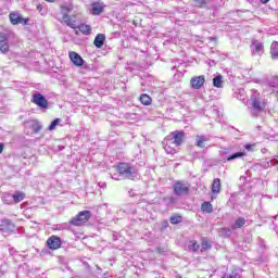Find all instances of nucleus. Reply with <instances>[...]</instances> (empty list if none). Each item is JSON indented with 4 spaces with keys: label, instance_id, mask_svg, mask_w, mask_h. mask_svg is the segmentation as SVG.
Instances as JSON below:
<instances>
[{
    "label": "nucleus",
    "instance_id": "obj_1",
    "mask_svg": "<svg viewBox=\"0 0 278 278\" xmlns=\"http://www.w3.org/2000/svg\"><path fill=\"white\" fill-rule=\"evenodd\" d=\"M71 12H73V8L61 5L62 18L59 21L67 25V27H71V29H77V15H70Z\"/></svg>",
    "mask_w": 278,
    "mask_h": 278
},
{
    "label": "nucleus",
    "instance_id": "obj_2",
    "mask_svg": "<svg viewBox=\"0 0 278 278\" xmlns=\"http://www.w3.org/2000/svg\"><path fill=\"white\" fill-rule=\"evenodd\" d=\"M115 170L121 177H126V179H130L131 181L136 179V167L127 162L117 163L115 166Z\"/></svg>",
    "mask_w": 278,
    "mask_h": 278
},
{
    "label": "nucleus",
    "instance_id": "obj_3",
    "mask_svg": "<svg viewBox=\"0 0 278 278\" xmlns=\"http://www.w3.org/2000/svg\"><path fill=\"white\" fill-rule=\"evenodd\" d=\"M92 218L90 211H80L78 214L70 219V225L73 227H81Z\"/></svg>",
    "mask_w": 278,
    "mask_h": 278
},
{
    "label": "nucleus",
    "instance_id": "obj_4",
    "mask_svg": "<svg viewBox=\"0 0 278 278\" xmlns=\"http://www.w3.org/2000/svg\"><path fill=\"white\" fill-rule=\"evenodd\" d=\"M186 138V132L184 130L172 131L167 137H165V142H172L176 147H181L184 144V139Z\"/></svg>",
    "mask_w": 278,
    "mask_h": 278
},
{
    "label": "nucleus",
    "instance_id": "obj_5",
    "mask_svg": "<svg viewBox=\"0 0 278 278\" xmlns=\"http://www.w3.org/2000/svg\"><path fill=\"white\" fill-rule=\"evenodd\" d=\"M173 192L176 197H184L190 194V182L184 180H177L173 186Z\"/></svg>",
    "mask_w": 278,
    "mask_h": 278
},
{
    "label": "nucleus",
    "instance_id": "obj_6",
    "mask_svg": "<svg viewBox=\"0 0 278 278\" xmlns=\"http://www.w3.org/2000/svg\"><path fill=\"white\" fill-rule=\"evenodd\" d=\"M9 20L11 25H29V17H23L21 13L11 12Z\"/></svg>",
    "mask_w": 278,
    "mask_h": 278
},
{
    "label": "nucleus",
    "instance_id": "obj_7",
    "mask_svg": "<svg viewBox=\"0 0 278 278\" xmlns=\"http://www.w3.org/2000/svg\"><path fill=\"white\" fill-rule=\"evenodd\" d=\"M46 247H48L50 251H58V249H62V238L55 235L50 236L46 241Z\"/></svg>",
    "mask_w": 278,
    "mask_h": 278
},
{
    "label": "nucleus",
    "instance_id": "obj_8",
    "mask_svg": "<svg viewBox=\"0 0 278 278\" xmlns=\"http://www.w3.org/2000/svg\"><path fill=\"white\" fill-rule=\"evenodd\" d=\"M33 103L35 105H38V108H42L43 110H47L49 108V101H47V98L42 96L41 93H35L33 96Z\"/></svg>",
    "mask_w": 278,
    "mask_h": 278
},
{
    "label": "nucleus",
    "instance_id": "obj_9",
    "mask_svg": "<svg viewBox=\"0 0 278 278\" xmlns=\"http://www.w3.org/2000/svg\"><path fill=\"white\" fill-rule=\"evenodd\" d=\"M190 86L193 90H201L202 86H205V76H194L190 79Z\"/></svg>",
    "mask_w": 278,
    "mask_h": 278
},
{
    "label": "nucleus",
    "instance_id": "obj_10",
    "mask_svg": "<svg viewBox=\"0 0 278 278\" xmlns=\"http://www.w3.org/2000/svg\"><path fill=\"white\" fill-rule=\"evenodd\" d=\"M68 58H70L72 64H74V66L81 67L85 64L84 58H81V55H79V53H77L75 51L68 52Z\"/></svg>",
    "mask_w": 278,
    "mask_h": 278
},
{
    "label": "nucleus",
    "instance_id": "obj_11",
    "mask_svg": "<svg viewBox=\"0 0 278 278\" xmlns=\"http://www.w3.org/2000/svg\"><path fill=\"white\" fill-rule=\"evenodd\" d=\"M223 189V185L220 184V178H215L212 184V193L213 194H220V190Z\"/></svg>",
    "mask_w": 278,
    "mask_h": 278
},
{
    "label": "nucleus",
    "instance_id": "obj_12",
    "mask_svg": "<svg viewBox=\"0 0 278 278\" xmlns=\"http://www.w3.org/2000/svg\"><path fill=\"white\" fill-rule=\"evenodd\" d=\"M93 45H94V47H97V49H101V47H103V45H105V35L98 34L93 40Z\"/></svg>",
    "mask_w": 278,
    "mask_h": 278
},
{
    "label": "nucleus",
    "instance_id": "obj_13",
    "mask_svg": "<svg viewBox=\"0 0 278 278\" xmlns=\"http://www.w3.org/2000/svg\"><path fill=\"white\" fill-rule=\"evenodd\" d=\"M139 101L142 105L149 106L153 104V98L147 93H141L139 97Z\"/></svg>",
    "mask_w": 278,
    "mask_h": 278
},
{
    "label": "nucleus",
    "instance_id": "obj_14",
    "mask_svg": "<svg viewBox=\"0 0 278 278\" xmlns=\"http://www.w3.org/2000/svg\"><path fill=\"white\" fill-rule=\"evenodd\" d=\"M207 142V138L203 135L195 136V147L199 149H205V143Z\"/></svg>",
    "mask_w": 278,
    "mask_h": 278
},
{
    "label": "nucleus",
    "instance_id": "obj_15",
    "mask_svg": "<svg viewBox=\"0 0 278 278\" xmlns=\"http://www.w3.org/2000/svg\"><path fill=\"white\" fill-rule=\"evenodd\" d=\"M91 12L94 16H99L103 12V4L96 2L91 5Z\"/></svg>",
    "mask_w": 278,
    "mask_h": 278
},
{
    "label": "nucleus",
    "instance_id": "obj_16",
    "mask_svg": "<svg viewBox=\"0 0 278 278\" xmlns=\"http://www.w3.org/2000/svg\"><path fill=\"white\" fill-rule=\"evenodd\" d=\"M77 29L80 31V34H84V36H90V31H92V28L90 27V25H87V24L78 25Z\"/></svg>",
    "mask_w": 278,
    "mask_h": 278
},
{
    "label": "nucleus",
    "instance_id": "obj_17",
    "mask_svg": "<svg viewBox=\"0 0 278 278\" xmlns=\"http://www.w3.org/2000/svg\"><path fill=\"white\" fill-rule=\"evenodd\" d=\"M201 210L204 214H212V212H214V206L211 202H203L201 204Z\"/></svg>",
    "mask_w": 278,
    "mask_h": 278
},
{
    "label": "nucleus",
    "instance_id": "obj_18",
    "mask_svg": "<svg viewBox=\"0 0 278 278\" xmlns=\"http://www.w3.org/2000/svg\"><path fill=\"white\" fill-rule=\"evenodd\" d=\"M170 225H179V223H184V216L181 214L172 215L169 217Z\"/></svg>",
    "mask_w": 278,
    "mask_h": 278
},
{
    "label": "nucleus",
    "instance_id": "obj_19",
    "mask_svg": "<svg viewBox=\"0 0 278 278\" xmlns=\"http://www.w3.org/2000/svg\"><path fill=\"white\" fill-rule=\"evenodd\" d=\"M270 55L273 60H278V41L271 43Z\"/></svg>",
    "mask_w": 278,
    "mask_h": 278
},
{
    "label": "nucleus",
    "instance_id": "obj_20",
    "mask_svg": "<svg viewBox=\"0 0 278 278\" xmlns=\"http://www.w3.org/2000/svg\"><path fill=\"white\" fill-rule=\"evenodd\" d=\"M30 129H33L34 134H38L40 129H42V126H40V122L37 119H33L29 124Z\"/></svg>",
    "mask_w": 278,
    "mask_h": 278
},
{
    "label": "nucleus",
    "instance_id": "obj_21",
    "mask_svg": "<svg viewBox=\"0 0 278 278\" xmlns=\"http://www.w3.org/2000/svg\"><path fill=\"white\" fill-rule=\"evenodd\" d=\"M244 225H247V219L244 217H239L232 225V229H241V227H244Z\"/></svg>",
    "mask_w": 278,
    "mask_h": 278
},
{
    "label": "nucleus",
    "instance_id": "obj_22",
    "mask_svg": "<svg viewBox=\"0 0 278 278\" xmlns=\"http://www.w3.org/2000/svg\"><path fill=\"white\" fill-rule=\"evenodd\" d=\"M25 200V192L23 191H16L13 194V203H21V201Z\"/></svg>",
    "mask_w": 278,
    "mask_h": 278
},
{
    "label": "nucleus",
    "instance_id": "obj_23",
    "mask_svg": "<svg viewBox=\"0 0 278 278\" xmlns=\"http://www.w3.org/2000/svg\"><path fill=\"white\" fill-rule=\"evenodd\" d=\"M252 108L254 110H257V112H262L263 110H265L266 106L262 105V102H260V100L253 99L252 100Z\"/></svg>",
    "mask_w": 278,
    "mask_h": 278
},
{
    "label": "nucleus",
    "instance_id": "obj_24",
    "mask_svg": "<svg viewBox=\"0 0 278 278\" xmlns=\"http://www.w3.org/2000/svg\"><path fill=\"white\" fill-rule=\"evenodd\" d=\"M213 86L215 88H223V75H218L213 78Z\"/></svg>",
    "mask_w": 278,
    "mask_h": 278
},
{
    "label": "nucleus",
    "instance_id": "obj_25",
    "mask_svg": "<svg viewBox=\"0 0 278 278\" xmlns=\"http://www.w3.org/2000/svg\"><path fill=\"white\" fill-rule=\"evenodd\" d=\"M210 249H212V243H210V241H207V240H202V242H201V252L210 251Z\"/></svg>",
    "mask_w": 278,
    "mask_h": 278
},
{
    "label": "nucleus",
    "instance_id": "obj_26",
    "mask_svg": "<svg viewBox=\"0 0 278 278\" xmlns=\"http://www.w3.org/2000/svg\"><path fill=\"white\" fill-rule=\"evenodd\" d=\"M164 149L168 155H175V153H177V150L175 148L170 147V143H166Z\"/></svg>",
    "mask_w": 278,
    "mask_h": 278
},
{
    "label": "nucleus",
    "instance_id": "obj_27",
    "mask_svg": "<svg viewBox=\"0 0 278 278\" xmlns=\"http://www.w3.org/2000/svg\"><path fill=\"white\" fill-rule=\"evenodd\" d=\"M0 51H1V53H8V51H10V45L8 43V40L2 41L0 43Z\"/></svg>",
    "mask_w": 278,
    "mask_h": 278
},
{
    "label": "nucleus",
    "instance_id": "obj_28",
    "mask_svg": "<svg viewBox=\"0 0 278 278\" xmlns=\"http://www.w3.org/2000/svg\"><path fill=\"white\" fill-rule=\"evenodd\" d=\"M238 157H244V152H237L227 157V162H231V160H238Z\"/></svg>",
    "mask_w": 278,
    "mask_h": 278
},
{
    "label": "nucleus",
    "instance_id": "obj_29",
    "mask_svg": "<svg viewBox=\"0 0 278 278\" xmlns=\"http://www.w3.org/2000/svg\"><path fill=\"white\" fill-rule=\"evenodd\" d=\"M60 123H62L61 118H55L49 126V131H53L55 129V127H58V125H60Z\"/></svg>",
    "mask_w": 278,
    "mask_h": 278
},
{
    "label": "nucleus",
    "instance_id": "obj_30",
    "mask_svg": "<svg viewBox=\"0 0 278 278\" xmlns=\"http://www.w3.org/2000/svg\"><path fill=\"white\" fill-rule=\"evenodd\" d=\"M189 249L190 251H193V253H197V251L200 249V245L197 241H190Z\"/></svg>",
    "mask_w": 278,
    "mask_h": 278
},
{
    "label": "nucleus",
    "instance_id": "obj_31",
    "mask_svg": "<svg viewBox=\"0 0 278 278\" xmlns=\"http://www.w3.org/2000/svg\"><path fill=\"white\" fill-rule=\"evenodd\" d=\"M255 51H256L257 53H260V51H264V45H262V43H256V45H255Z\"/></svg>",
    "mask_w": 278,
    "mask_h": 278
},
{
    "label": "nucleus",
    "instance_id": "obj_32",
    "mask_svg": "<svg viewBox=\"0 0 278 278\" xmlns=\"http://www.w3.org/2000/svg\"><path fill=\"white\" fill-rule=\"evenodd\" d=\"M8 41V36L0 31V43Z\"/></svg>",
    "mask_w": 278,
    "mask_h": 278
},
{
    "label": "nucleus",
    "instance_id": "obj_33",
    "mask_svg": "<svg viewBox=\"0 0 278 278\" xmlns=\"http://www.w3.org/2000/svg\"><path fill=\"white\" fill-rule=\"evenodd\" d=\"M255 147V143H253V144H245L244 146V149L247 150V151H253V148Z\"/></svg>",
    "mask_w": 278,
    "mask_h": 278
},
{
    "label": "nucleus",
    "instance_id": "obj_34",
    "mask_svg": "<svg viewBox=\"0 0 278 278\" xmlns=\"http://www.w3.org/2000/svg\"><path fill=\"white\" fill-rule=\"evenodd\" d=\"M3 149H5V144L0 143V154L3 153Z\"/></svg>",
    "mask_w": 278,
    "mask_h": 278
},
{
    "label": "nucleus",
    "instance_id": "obj_35",
    "mask_svg": "<svg viewBox=\"0 0 278 278\" xmlns=\"http://www.w3.org/2000/svg\"><path fill=\"white\" fill-rule=\"evenodd\" d=\"M260 1H261V3L266 4V3H268L270 0H260Z\"/></svg>",
    "mask_w": 278,
    "mask_h": 278
},
{
    "label": "nucleus",
    "instance_id": "obj_36",
    "mask_svg": "<svg viewBox=\"0 0 278 278\" xmlns=\"http://www.w3.org/2000/svg\"><path fill=\"white\" fill-rule=\"evenodd\" d=\"M47 1L48 3H55V0H45Z\"/></svg>",
    "mask_w": 278,
    "mask_h": 278
},
{
    "label": "nucleus",
    "instance_id": "obj_37",
    "mask_svg": "<svg viewBox=\"0 0 278 278\" xmlns=\"http://www.w3.org/2000/svg\"><path fill=\"white\" fill-rule=\"evenodd\" d=\"M276 157H277V160H274V162H275V164H277V166H278V155H277Z\"/></svg>",
    "mask_w": 278,
    "mask_h": 278
},
{
    "label": "nucleus",
    "instance_id": "obj_38",
    "mask_svg": "<svg viewBox=\"0 0 278 278\" xmlns=\"http://www.w3.org/2000/svg\"><path fill=\"white\" fill-rule=\"evenodd\" d=\"M37 10L41 11V10H42V7L38 5V7H37Z\"/></svg>",
    "mask_w": 278,
    "mask_h": 278
},
{
    "label": "nucleus",
    "instance_id": "obj_39",
    "mask_svg": "<svg viewBox=\"0 0 278 278\" xmlns=\"http://www.w3.org/2000/svg\"><path fill=\"white\" fill-rule=\"evenodd\" d=\"M229 278H236V276H233V275H230V276H229Z\"/></svg>",
    "mask_w": 278,
    "mask_h": 278
},
{
    "label": "nucleus",
    "instance_id": "obj_40",
    "mask_svg": "<svg viewBox=\"0 0 278 278\" xmlns=\"http://www.w3.org/2000/svg\"><path fill=\"white\" fill-rule=\"evenodd\" d=\"M165 225H168V222H165Z\"/></svg>",
    "mask_w": 278,
    "mask_h": 278
}]
</instances>
